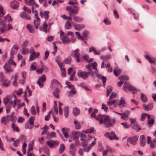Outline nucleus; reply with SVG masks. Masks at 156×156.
<instances>
[{"label":"nucleus","mask_w":156,"mask_h":156,"mask_svg":"<svg viewBox=\"0 0 156 156\" xmlns=\"http://www.w3.org/2000/svg\"><path fill=\"white\" fill-rule=\"evenodd\" d=\"M98 121L101 124H103L105 128H110L113 126L116 123V120L115 118L110 119L107 115H100L98 116Z\"/></svg>","instance_id":"1"},{"label":"nucleus","mask_w":156,"mask_h":156,"mask_svg":"<svg viewBox=\"0 0 156 156\" xmlns=\"http://www.w3.org/2000/svg\"><path fill=\"white\" fill-rule=\"evenodd\" d=\"M66 10L69 12L70 16H73V19L77 22L80 23L83 21V19L78 16H76L74 14H76L79 10V8L77 6H69L66 7Z\"/></svg>","instance_id":"2"},{"label":"nucleus","mask_w":156,"mask_h":156,"mask_svg":"<svg viewBox=\"0 0 156 156\" xmlns=\"http://www.w3.org/2000/svg\"><path fill=\"white\" fill-rule=\"evenodd\" d=\"M80 140L83 143H92L93 145H95L96 141V138L94 137L91 136L90 134H81Z\"/></svg>","instance_id":"3"},{"label":"nucleus","mask_w":156,"mask_h":156,"mask_svg":"<svg viewBox=\"0 0 156 156\" xmlns=\"http://www.w3.org/2000/svg\"><path fill=\"white\" fill-rule=\"evenodd\" d=\"M123 89L126 92H127V90L131 91L133 94H136L138 91V90L136 87L126 82L125 83Z\"/></svg>","instance_id":"4"},{"label":"nucleus","mask_w":156,"mask_h":156,"mask_svg":"<svg viewBox=\"0 0 156 156\" xmlns=\"http://www.w3.org/2000/svg\"><path fill=\"white\" fill-rule=\"evenodd\" d=\"M77 74L78 77L83 79H86L90 75L91 72H86L79 70L77 72Z\"/></svg>","instance_id":"5"},{"label":"nucleus","mask_w":156,"mask_h":156,"mask_svg":"<svg viewBox=\"0 0 156 156\" xmlns=\"http://www.w3.org/2000/svg\"><path fill=\"white\" fill-rule=\"evenodd\" d=\"M0 79L3 86L8 87L9 86L10 83V81L5 77L2 72H0Z\"/></svg>","instance_id":"6"},{"label":"nucleus","mask_w":156,"mask_h":156,"mask_svg":"<svg viewBox=\"0 0 156 156\" xmlns=\"http://www.w3.org/2000/svg\"><path fill=\"white\" fill-rule=\"evenodd\" d=\"M80 49L77 48L75 50H73L70 55L73 56L75 58L76 62L78 63L80 61V57L81 56L79 52Z\"/></svg>","instance_id":"7"},{"label":"nucleus","mask_w":156,"mask_h":156,"mask_svg":"<svg viewBox=\"0 0 156 156\" xmlns=\"http://www.w3.org/2000/svg\"><path fill=\"white\" fill-rule=\"evenodd\" d=\"M60 39L62 41V43L64 44H67L69 43L70 40L68 38V37L66 35V34L62 31H60Z\"/></svg>","instance_id":"8"},{"label":"nucleus","mask_w":156,"mask_h":156,"mask_svg":"<svg viewBox=\"0 0 156 156\" xmlns=\"http://www.w3.org/2000/svg\"><path fill=\"white\" fill-rule=\"evenodd\" d=\"M46 144L50 148L56 147L58 146L59 142L57 140H50L46 141Z\"/></svg>","instance_id":"9"},{"label":"nucleus","mask_w":156,"mask_h":156,"mask_svg":"<svg viewBox=\"0 0 156 156\" xmlns=\"http://www.w3.org/2000/svg\"><path fill=\"white\" fill-rule=\"evenodd\" d=\"M46 80V77L45 75H42L37 81V83L39 85L40 87L41 88L44 86L43 83Z\"/></svg>","instance_id":"10"},{"label":"nucleus","mask_w":156,"mask_h":156,"mask_svg":"<svg viewBox=\"0 0 156 156\" xmlns=\"http://www.w3.org/2000/svg\"><path fill=\"white\" fill-rule=\"evenodd\" d=\"M126 104V102L124 98L123 97H121L120 99L117 102L116 101V106H118L121 108H124Z\"/></svg>","instance_id":"11"},{"label":"nucleus","mask_w":156,"mask_h":156,"mask_svg":"<svg viewBox=\"0 0 156 156\" xmlns=\"http://www.w3.org/2000/svg\"><path fill=\"white\" fill-rule=\"evenodd\" d=\"M105 136L108 137L110 140H112L114 139L118 140V138L116 137L114 132L112 131L110 133L107 132L105 134Z\"/></svg>","instance_id":"12"},{"label":"nucleus","mask_w":156,"mask_h":156,"mask_svg":"<svg viewBox=\"0 0 156 156\" xmlns=\"http://www.w3.org/2000/svg\"><path fill=\"white\" fill-rule=\"evenodd\" d=\"M19 48L18 45L17 44H15L13 45L11 50L10 52V55L11 56H14V55L16 54L18 49Z\"/></svg>","instance_id":"13"},{"label":"nucleus","mask_w":156,"mask_h":156,"mask_svg":"<svg viewBox=\"0 0 156 156\" xmlns=\"http://www.w3.org/2000/svg\"><path fill=\"white\" fill-rule=\"evenodd\" d=\"M4 69L7 73H9L13 71V69L10 65L6 62L4 66Z\"/></svg>","instance_id":"14"},{"label":"nucleus","mask_w":156,"mask_h":156,"mask_svg":"<svg viewBox=\"0 0 156 156\" xmlns=\"http://www.w3.org/2000/svg\"><path fill=\"white\" fill-rule=\"evenodd\" d=\"M69 152L71 156H75L76 149L74 144L71 143L69 146Z\"/></svg>","instance_id":"15"},{"label":"nucleus","mask_w":156,"mask_h":156,"mask_svg":"<svg viewBox=\"0 0 156 156\" xmlns=\"http://www.w3.org/2000/svg\"><path fill=\"white\" fill-rule=\"evenodd\" d=\"M10 6L13 9H16L19 7V3L16 1L14 0L11 2Z\"/></svg>","instance_id":"16"},{"label":"nucleus","mask_w":156,"mask_h":156,"mask_svg":"<svg viewBox=\"0 0 156 156\" xmlns=\"http://www.w3.org/2000/svg\"><path fill=\"white\" fill-rule=\"evenodd\" d=\"M83 145V147L86 152H88L90 148L95 145L92 144V143H87Z\"/></svg>","instance_id":"17"},{"label":"nucleus","mask_w":156,"mask_h":156,"mask_svg":"<svg viewBox=\"0 0 156 156\" xmlns=\"http://www.w3.org/2000/svg\"><path fill=\"white\" fill-rule=\"evenodd\" d=\"M49 11H44L43 12H42L41 11L40 12V16L41 18L44 17L45 20V21L48 20V15L49 14Z\"/></svg>","instance_id":"18"},{"label":"nucleus","mask_w":156,"mask_h":156,"mask_svg":"<svg viewBox=\"0 0 156 156\" xmlns=\"http://www.w3.org/2000/svg\"><path fill=\"white\" fill-rule=\"evenodd\" d=\"M116 100L112 101L110 99H109L108 101L107 102V105L111 109H112L113 108L112 107V105L114 107H116Z\"/></svg>","instance_id":"19"},{"label":"nucleus","mask_w":156,"mask_h":156,"mask_svg":"<svg viewBox=\"0 0 156 156\" xmlns=\"http://www.w3.org/2000/svg\"><path fill=\"white\" fill-rule=\"evenodd\" d=\"M138 137L137 136H135L133 137H130L128 138L129 140L130 143L133 145H135L136 144V142L138 140Z\"/></svg>","instance_id":"20"},{"label":"nucleus","mask_w":156,"mask_h":156,"mask_svg":"<svg viewBox=\"0 0 156 156\" xmlns=\"http://www.w3.org/2000/svg\"><path fill=\"white\" fill-rule=\"evenodd\" d=\"M51 87L52 89H54L55 86H58L60 84L59 82L57 80L53 79L51 81Z\"/></svg>","instance_id":"21"},{"label":"nucleus","mask_w":156,"mask_h":156,"mask_svg":"<svg viewBox=\"0 0 156 156\" xmlns=\"http://www.w3.org/2000/svg\"><path fill=\"white\" fill-rule=\"evenodd\" d=\"M149 147L152 149L156 148V138H154L149 143Z\"/></svg>","instance_id":"22"},{"label":"nucleus","mask_w":156,"mask_h":156,"mask_svg":"<svg viewBox=\"0 0 156 156\" xmlns=\"http://www.w3.org/2000/svg\"><path fill=\"white\" fill-rule=\"evenodd\" d=\"M95 75L97 77L98 79H101L103 83H105L106 81V78L104 76H101L100 74L98 73L97 72H95Z\"/></svg>","instance_id":"23"},{"label":"nucleus","mask_w":156,"mask_h":156,"mask_svg":"<svg viewBox=\"0 0 156 156\" xmlns=\"http://www.w3.org/2000/svg\"><path fill=\"white\" fill-rule=\"evenodd\" d=\"M20 16L23 18L28 20H30L31 18L30 16L27 15L25 12L20 14Z\"/></svg>","instance_id":"24"},{"label":"nucleus","mask_w":156,"mask_h":156,"mask_svg":"<svg viewBox=\"0 0 156 156\" xmlns=\"http://www.w3.org/2000/svg\"><path fill=\"white\" fill-rule=\"evenodd\" d=\"M26 27L30 33H34L35 31L34 27L30 24L27 25Z\"/></svg>","instance_id":"25"},{"label":"nucleus","mask_w":156,"mask_h":156,"mask_svg":"<svg viewBox=\"0 0 156 156\" xmlns=\"http://www.w3.org/2000/svg\"><path fill=\"white\" fill-rule=\"evenodd\" d=\"M143 106L144 108V109L147 111H148L151 110L153 107V105L151 103L150 104L146 105H143Z\"/></svg>","instance_id":"26"},{"label":"nucleus","mask_w":156,"mask_h":156,"mask_svg":"<svg viewBox=\"0 0 156 156\" xmlns=\"http://www.w3.org/2000/svg\"><path fill=\"white\" fill-rule=\"evenodd\" d=\"M47 137L49 138H51L56 137V134L55 132H51V133H49L48 132L46 133Z\"/></svg>","instance_id":"27"},{"label":"nucleus","mask_w":156,"mask_h":156,"mask_svg":"<svg viewBox=\"0 0 156 156\" xmlns=\"http://www.w3.org/2000/svg\"><path fill=\"white\" fill-rule=\"evenodd\" d=\"M40 18H38V19H36L34 21V25L35 27L37 29H38V26L40 25Z\"/></svg>","instance_id":"28"},{"label":"nucleus","mask_w":156,"mask_h":156,"mask_svg":"<svg viewBox=\"0 0 156 156\" xmlns=\"http://www.w3.org/2000/svg\"><path fill=\"white\" fill-rule=\"evenodd\" d=\"M98 112V110L97 109H94V111L92 112L91 113V116L95 119L98 121V118L100 115H101V114H99L97 115L96 116L95 115Z\"/></svg>","instance_id":"29"},{"label":"nucleus","mask_w":156,"mask_h":156,"mask_svg":"<svg viewBox=\"0 0 156 156\" xmlns=\"http://www.w3.org/2000/svg\"><path fill=\"white\" fill-rule=\"evenodd\" d=\"M121 72V70L118 68H116L113 70L114 75L116 76H118Z\"/></svg>","instance_id":"30"},{"label":"nucleus","mask_w":156,"mask_h":156,"mask_svg":"<svg viewBox=\"0 0 156 156\" xmlns=\"http://www.w3.org/2000/svg\"><path fill=\"white\" fill-rule=\"evenodd\" d=\"M13 57L14 56H11L9 58V60L6 63H8L10 65L11 64H12L13 66H16V62L13 60Z\"/></svg>","instance_id":"31"},{"label":"nucleus","mask_w":156,"mask_h":156,"mask_svg":"<svg viewBox=\"0 0 156 156\" xmlns=\"http://www.w3.org/2000/svg\"><path fill=\"white\" fill-rule=\"evenodd\" d=\"M111 55L109 54H107L106 55L101 56L100 57V59L101 60H109L111 58Z\"/></svg>","instance_id":"32"},{"label":"nucleus","mask_w":156,"mask_h":156,"mask_svg":"<svg viewBox=\"0 0 156 156\" xmlns=\"http://www.w3.org/2000/svg\"><path fill=\"white\" fill-rule=\"evenodd\" d=\"M14 112H13L11 115H8L6 117L7 120L8 121H13L15 117L13 116Z\"/></svg>","instance_id":"33"},{"label":"nucleus","mask_w":156,"mask_h":156,"mask_svg":"<svg viewBox=\"0 0 156 156\" xmlns=\"http://www.w3.org/2000/svg\"><path fill=\"white\" fill-rule=\"evenodd\" d=\"M94 51V54L96 55H100V53L99 51L97 52L94 49V48L92 46L91 47L89 48V52H92V51Z\"/></svg>","instance_id":"34"},{"label":"nucleus","mask_w":156,"mask_h":156,"mask_svg":"<svg viewBox=\"0 0 156 156\" xmlns=\"http://www.w3.org/2000/svg\"><path fill=\"white\" fill-rule=\"evenodd\" d=\"M76 92V89L70 90L68 95V97L69 98L72 97L73 95L75 94Z\"/></svg>","instance_id":"35"},{"label":"nucleus","mask_w":156,"mask_h":156,"mask_svg":"<svg viewBox=\"0 0 156 156\" xmlns=\"http://www.w3.org/2000/svg\"><path fill=\"white\" fill-rule=\"evenodd\" d=\"M80 112V110L77 108H73V113L74 115H78Z\"/></svg>","instance_id":"36"},{"label":"nucleus","mask_w":156,"mask_h":156,"mask_svg":"<svg viewBox=\"0 0 156 156\" xmlns=\"http://www.w3.org/2000/svg\"><path fill=\"white\" fill-rule=\"evenodd\" d=\"M48 26V25L47 24L46 22L44 21L43 23V27L42 28V30L46 33H47V27Z\"/></svg>","instance_id":"37"},{"label":"nucleus","mask_w":156,"mask_h":156,"mask_svg":"<svg viewBox=\"0 0 156 156\" xmlns=\"http://www.w3.org/2000/svg\"><path fill=\"white\" fill-rule=\"evenodd\" d=\"M48 26V25L47 24L46 22L44 21L43 23V27L42 28V30L46 33H47V27Z\"/></svg>","instance_id":"38"},{"label":"nucleus","mask_w":156,"mask_h":156,"mask_svg":"<svg viewBox=\"0 0 156 156\" xmlns=\"http://www.w3.org/2000/svg\"><path fill=\"white\" fill-rule=\"evenodd\" d=\"M64 115L67 118L68 116L69 113V109L67 106L65 107L64 108Z\"/></svg>","instance_id":"39"},{"label":"nucleus","mask_w":156,"mask_h":156,"mask_svg":"<svg viewBox=\"0 0 156 156\" xmlns=\"http://www.w3.org/2000/svg\"><path fill=\"white\" fill-rule=\"evenodd\" d=\"M112 91V88L110 86H108L107 87V91L106 92V95L107 96H108L110 93Z\"/></svg>","instance_id":"40"},{"label":"nucleus","mask_w":156,"mask_h":156,"mask_svg":"<svg viewBox=\"0 0 156 156\" xmlns=\"http://www.w3.org/2000/svg\"><path fill=\"white\" fill-rule=\"evenodd\" d=\"M59 57L57 56L55 58V61L60 69L62 67V63L59 61Z\"/></svg>","instance_id":"41"},{"label":"nucleus","mask_w":156,"mask_h":156,"mask_svg":"<svg viewBox=\"0 0 156 156\" xmlns=\"http://www.w3.org/2000/svg\"><path fill=\"white\" fill-rule=\"evenodd\" d=\"M74 124L75 125V127L76 129H79L80 128V124L79 121H77L75 120H74Z\"/></svg>","instance_id":"42"},{"label":"nucleus","mask_w":156,"mask_h":156,"mask_svg":"<svg viewBox=\"0 0 156 156\" xmlns=\"http://www.w3.org/2000/svg\"><path fill=\"white\" fill-rule=\"evenodd\" d=\"M71 26V24L70 22L68 21H67L65 26V29L66 30H69L70 29Z\"/></svg>","instance_id":"43"},{"label":"nucleus","mask_w":156,"mask_h":156,"mask_svg":"<svg viewBox=\"0 0 156 156\" xmlns=\"http://www.w3.org/2000/svg\"><path fill=\"white\" fill-rule=\"evenodd\" d=\"M20 142V139H18L15 140L13 143V145L15 147H17L19 146V144Z\"/></svg>","instance_id":"44"},{"label":"nucleus","mask_w":156,"mask_h":156,"mask_svg":"<svg viewBox=\"0 0 156 156\" xmlns=\"http://www.w3.org/2000/svg\"><path fill=\"white\" fill-rule=\"evenodd\" d=\"M61 130L64 136L66 138H68L69 135L67 131L64 128H62Z\"/></svg>","instance_id":"45"},{"label":"nucleus","mask_w":156,"mask_h":156,"mask_svg":"<svg viewBox=\"0 0 156 156\" xmlns=\"http://www.w3.org/2000/svg\"><path fill=\"white\" fill-rule=\"evenodd\" d=\"M7 30V29H6L5 24H3L1 25V27L0 28V33L1 32L3 33L5 31Z\"/></svg>","instance_id":"46"},{"label":"nucleus","mask_w":156,"mask_h":156,"mask_svg":"<svg viewBox=\"0 0 156 156\" xmlns=\"http://www.w3.org/2000/svg\"><path fill=\"white\" fill-rule=\"evenodd\" d=\"M65 149V146L63 144H62L60 145L59 150V152L60 153H62Z\"/></svg>","instance_id":"47"},{"label":"nucleus","mask_w":156,"mask_h":156,"mask_svg":"<svg viewBox=\"0 0 156 156\" xmlns=\"http://www.w3.org/2000/svg\"><path fill=\"white\" fill-rule=\"evenodd\" d=\"M71 58L69 57H68L67 58L64 59V62L67 64H70L71 62Z\"/></svg>","instance_id":"48"},{"label":"nucleus","mask_w":156,"mask_h":156,"mask_svg":"<svg viewBox=\"0 0 156 156\" xmlns=\"http://www.w3.org/2000/svg\"><path fill=\"white\" fill-rule=\"evenodd\" d=\"M26 4L29 5H32L34 3V0H25Z\"/></svg>","instance_id":"49"},{"label":"nucleus","mask_w":156,"mask_h":156,"mask_svg":"<svg viewBox=\"0 0 156 156\" xmlns=\"http://www.w3.org/2000/svg\"><path fill=\"white\" fill-rule=\"evenodd\" d=\"M41 65L42 67L40 69H37L36 70V72L37 74H41L43 72L44 68H43V64Z\"/></svg>","instance_id":"50"},{"label":"nucleus","mask_w":156,"mask_h":156,"mask_svg":"<svg viewBox=\"0 0 156 156\" xmlns=\"http://www.w3.org/2000/svg\"><path fill=\"white\" fill-rule=\"evenodd\" d=\"M120 115L121 116V118L123 119H127L129 117L128 115L124 113H122V114H120Z\"/></svg>","instance_id":"51"},{"label":"nucleus","mask_w":156,"mask_h":156,"mask_svg":"<svg viewBox=\"0 0 156 156\" xmlns=\"http://www.w3.org/2000/svg\"><path fill=\"white\" fill-rule=\"evenodd\" d=\"M145 58L149 62L151 63H154V62L151 60L150 57L147 55H145L144 56Z\"/></svg>","instance_id":"52"},{"label":"nucleus","mask_w":156,"mask_h":156,"mask_svg":"<svg viewBox=\"0 0 156 156\" xmlns=\"http://www.w3.org/2000/svg\"><path fill=\"white\" fill-rule=\"evenodd\" d=\"M31 114L33 115H35L36 114V112L35 108L34 106L33 105L30 108Z\"/></svg>","instance_id":"53"},{"label":"nucleus","mask_w":156,"mask_h":156,"mask_svg":"<svg viewBox=\"0 0 156 156\" xmlns=\"http://www.w3.org/2000/svg\"><path fill=\"white\" fill-rule=\"evenodd\" d=\"M4 18L5 20H8L9 23L12 22V20L11 18V16L9 14L7 15Z\"/></svg>","instance_id":"54"},{"label":"nucleus","mask_w":156,"mask_h":156,"mask_svg":"<svg viewBox=\"0 0 156 156\" xmlns=\"http://www.w3.org/2000/svg\"><path fill=\"white\" fill-rule=\"evenodd\" d=\"M141 99L142 101L143 102H145L147 101V97L144 94H142L141 95Z\"/></svg>","instance_id":"55"},{"label":"nucleus","mask_w":156,"mask_h":156,"mask_svg":"<svg viewBox=\"0 0 156 156\" xmlns=\"http://www.w3.org/2000/svg\"><path fill=\"white\" fill-rule=\"evenodd\" d=\"M73 134L74 137L76 139H77L80 136V133L79 132H73Z\"/></svg>","instance_id":"56"},{"label":"nucleus","mask_w":156,"mask_h":156,"mask_svg":"<svg viewBox=\"0 0 156 156\" xmlns=\"http://www.w3.org/2000/svg\"><path fill=\"white\" fill-rule=\"evenodd\" d=\"M32 12H34V10L37 8H38L39 6L38 5L35 3V2L33 4V5H32Z\"/></svg>","instance_id":"57"},{"label":"nucleus","mask_w":156,"mask_h":156,"mask_svg":"<svg viewBox=\"0 0 156 156\" xmlns=\"http://www.w3.org/2000/svg\"><path fill=\"white\" fill-rule=\"evenodd\" d=\"M72 24L73 25V27L75 30L77 31H80V30L78 26V24H76L74 22H73Z\"/></svg>","instance_id":"58"},{"label":"nucleus","mask_w":156,"mask_h":156,"mask_svg":"<svg viewBox=\"0 0 156 156\" xmlns=\"http://www.w3.org/2000/svg\"><path fill=\"white\" fill-rule=\"evenodd\" d=\"M91 67H92L94 69L96 70L98 66V64L96 62H94L91 64Z\"/></svg>","instance_id":"59"},{"label":"nucleus","mask_w":156,"mask_h":156,"mask_svg":"<svg viewBox=\"0 0 156 156\" xmlns=\"http://www.w3.org/2000/svg\"><path fill=\"white\" fill-rule=\"evenodd\" d=\"M119 78L120 80H128L129 79L128 76H126L123 75L120 76Z\"/></svg>","instance_id":"60"},{"label":"nucleus","mask_w":156,"mask_h":156,"mask_svg":"<svg viewBox=\"0 0 156 156\" xmlns=\"http://www.w3.org/2000/svg\"><path fill=\"white\" fill-rule=\"evenodd\" d=\"M12 128L14 131H16L17 132L19 131V129L18 127L15 125L14 123L12 125Z\"/></svg>","instance_id":"61"},{"label":"nucleus","mask_w":156,"mask_h":156,"mask_svg":"<svg viewBox=\"0 0 156 156\" xmlns=\"http://www.w3.org/2000/svg\"><path fill=\"white\" fill-rule=\"evenodd\" d=\"M61 17L64 19L66 20H72V18L71 16H67L65 15L61 16Z\"/></svg>","instance_id":"62"},{"label":"nucleus","mask_w":156,"mask_h":156,"mask_svg":"<svg viewBox=\"0 0 156 156\" xmlns=\"http://www.w3.org/2000/svg\"><path fill=\"white\" fill-rule=\"evenodd\" d=\"M113 12L115 18L117 19H118L119 17V16L117 11L116 10L114 9L113 10Z\"/></svg>","instance_id":"63"},{"label":"nucleus","mask_w":156,"mask_h":156,"mask_svg":"<svg viewBox=\"0 0 156 156\" xmlns=\"http://www.w3.org/2000/svg\"><path fill=\"white\" fill-rule=\"evenodd\" d=\"M101 108L103 109L105 112H107L108 107L106 105L104 104H102Z\"/></svg>","instance_id":"64"}]
</instances>
